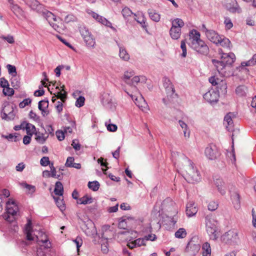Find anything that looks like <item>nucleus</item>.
Masks as SVG:
<instances>
[{
  "mask_svg": "<svg viewBox=\"0 0 256 256\" xmlns=\"http://www.w3.org/2000/svg\"><path fill=\"white\" fill-rule=\"evenodd\" d=\"M188 182L195 183L200 180L201 176L194 163L188 158L182 155L176 164Z\"/></svg>",
  "mask_w": 256,
  "mask_h": 256,
  "instance_id": "1",
  "label": "nucleus"
},
{
  "mask_svg": "<svg viewBox=\"0 0 256 256\" xmlns=\"http://www.w3.org/2000/svg\"><path fill=\"white\" fill-rule=\"evenodd\" d=\"M32 221L28 219L25 226L24 232L26 234V238L29 240H36L40 246H44L46 248H50L52 246L50 242L48 240L46 234L42 231H34L32 229Z\"/></svg>",
  "mask_w": 256,
  "mask_h": 256,
  "instance_id": "2",
  "label": "nucleus"
},
{
  "mask_svg": "<svg viewBox=\"0 0 256 256\" xmlns=\"http://www.w3.org/2000/svg\"><path fill=\"white\" fill-rule=\"evenodd\" d=\"M236 58L234 53L222 54L220 60H212V62L215 66L219 74L222 76H228L229 74L226 72V68L234 63Z\"/></svg>",
  "mask_w": 256,
  "mask_h": 256,
  "instance_id": "3",
  "label": "nucleus"
},
{
  "mask_svg": "<svg viewBox=\"0 0 256 256\" xmlns=\"http://www.w3.org/2000/svg\"><path fill=\"white\" fill-rule=\"evenodd\" d=\"M200 37V34L198 32L192 30L190 33V45L198 52L206 55L208 53L209 48Z\"/></svg>",
  "mask_w": 256,
  "mask_h": 256,
  "instance_id": "4",
  "label": "nucleus"
},
{
  "mask_svg": "<svg viewBox=\"0 0 256 256\" xmlns=\"http://www.w3.org/2000/svg\"><path fill=\"white\" fill-rule=\"evenodd\" d=\"M135 73L132 70H126L121 76L123 82L130 86L134 90L136 85L140 82H145L146 78L144 76H134Z\"/></svg>",
  "mask_w": 256,
  "mask_h": 256,
  "instance_id": "5",
  "label": "nucleus"
},
{
  "mask_svg": "<svg viewBox=\"0 0 256 256\" xmlns=\"http://www.w3.org/2000/svg\"><path fill=\"white\" fill-rule=\"evenodd\" d=\"M220 240L226 244L236 246L240 242L239 232L236 229L230 230L220 236Z\"/></svg>",
  "mask_w": 256,
  "mask_h": 256,
  "instance_id": "6",
  "label": "nucleus"
},
{
  "mask_svg": "<svg viewBox=\"0 0 256 256\" xmlns=\"http://www.w3.org/2000/svg\"><path fill=\"white\" fill-rule=\"evenodd\" d=\"M124 92L130 96L134 102L140 108L143 112H146L148 110V106L146 100L140 94L138 88H134L132 93H130L126 90L123 88Z\"/></svg>",
  "mask_w": 256,
  "mask_h": 256,
  "instance_id": "7",
  "label": "nucleus"
},
{
  "mask_svg": "<svg viewBox=\"0 0 256 256\" xmlns=\"http://www.w3.org/2000/svg\"><path fill=\"white\" fill-rule=\"evenodd\" d=\"M218 222L214 218L206 217V232L210 238L212 240H216L218 236V232L217 228Z\"/></svg>",
  "mask_w": 256,
  "mask_h": 256,
  "instance_id": "8",
  "label": "nucleus"
},
{
  "mask_svg": "<svg viewBox=\"0 0 256 256\" xmlns=\"http://www.w3.org/2000/svg\"><path fill=\"white\" fill-rule=\"evenodd\" d=\"M82 224V228L86 236L94 238L97 234V230L93 222L87 216H84L83 219H80Z\"/></svg>",
  "mask_w": 256,
  "mask_h": 256,
  "instance_id": "9",
  "label": "nucleus"
},
{
  "mask_svg": "<svg viewBox=\"0 0 256 256\" xmlns=\"http://www.w3.org/2000/svg\"><path fill=\"white\" fill-rule=\"evenodd\" d=\"M18 210V208L15 201L12 199H9L6 203V213L3 215L4 220L8 222H12L13 216H15Z\"/></svg>",
  "mask_w": 256,
  "mask_h": 256,
  "instance_id": "10",
  "label": "nucleus"
},
{
  "mask_svg": "<svg viewBox=\"0 0 256 256\" xmlns=\"http://www.w3.org/2000/svg\"><path fill=\"white\" fill-rule=\"evenodd\" d=\"M80 32L86 46L88 48H94L96 44V39L88 29L85 26H81Z\"/></svg>",
  "mask_w": 256,
  "mask_h": 256,
  "instance_id": "11",
  "label": "nucleus"
},
{
  "mask_svg": "<svg viewBox=\"0 0 256 256\" xmlns=\"http://www.w3.org/2000/svg\"><path fill=\"white\" fill-rule=\"evenodd\" d=\"M202 30L210 41L216 45L218 44L220 40H221V36L219 35L218 33L214 30L207 29L204 24L202 25Z\"/></svg>",
  "mask_w": 256,
  "mask_h": 256,
  "instance_id": "12",
  "label": "nucleus"
},
{
  "mask_svg": "<svg viewBox=\"0 0 256 256\" xmlns=\"http://www.w3.org/2000/svg\"><path fill=\"white\" fill-rule=\"evenodd\" d=\"M219 92L218 90L210 88L204 94V98L210 104L216 103L219 98Z\"/></svg>",
  "mask_w": 256,
  "mask_h": 256,
  "instance_id": "13",
  "label": "nucleus"
},
{
  "mask_svg": "<svg viewBox=\"0 0 256 256\" xmlns=\"http://www.w3.org/2000/svg\"><path fill=\"white\" fill-rule=\"evenodd\" d=\"M41 13L42 16L48 21L50 24L53 28L55 30H57L58 28V26L55 24H54L53 22L56 21V18L54 14L52 12L46 10L42 8L39 12Z\"/></svg>",
  "mask_w": 256,
  "mask_h": 256,
  "instance_id": "14",
  "label": "nucleus"
},
{
  "mask_svg": "<svg viewBox=\"0 0 256 256\" xmlns=\"http://www.w3.org/2000/svg\"><path fill=\"white\" fill-rule=\"evenodd\" d=\"M204 154L208 159L213 160L218 156L219 152L216 146L210 144L206 148Z\"/></svg>",
  "mask_w": 256,
  "mask_h": 256,
  "instance_id": "15",
  "label": "nucleus"
},
{
  "mask_svg": "<svg viewBox=\"0 0 256 256\" xmlns=\"http://www.w3.org/2000/svg\"><path fill=\"white\" fill-rule=\"evenodd\" d=\"M136 20L140 26L144 28L146 32H148V24L146 23V19L143 12H138L135 14L134 17L132 18V22Z\"/></svg>",
  "mask_w": 256,
  "mask_h": 256,
  "instance_id": "16",
  "label": "nucleus"
},
{
  "mask_svg": "<svg viewBox=\"0 0 256 256\" xmlns=\"http://www.w3.org/2000/svg\"><path fill=\"white\" fill-rule=\"evenodd\" d=\"M162 81L164 86L167 94L168 99L169 100L170 98L172 97L174 92V89L170 80L168 78H164Z\"/></svg>",
  "mask_w": 256,
  "mask_h": 256,
  "instance_id": "17",
  "label": "nucleus"
},
{
  "mask_svg": "<svg viewBox=\"0 0 256 256\" xmlns=\"http://www.w3.org/2000/svg\"><path fill=\"white\" fill-rule=\"evenodd\" d=\"M227 10L232 13H240L242 12L241 8L236 0H230V2L225 4Z\"/></svg>",
  "mask_w": 256,
  "mask_h": 256,
  "instance_id": "18",
  "label": "nucleus"
},
{
  "mask_svg": "<svg viewBox=\"0 0 256 256\" xmlns=\"http://www.w3.org/2000/svg\"><path fill=\"white\" fill-rule=\"evenodd\" d=\"M146 244L145 242L142 238H138L134 240L130 239L127 243V246L131 249L134 248L146 246Z\"/></svg>",
  "mask_w": 256,
  "mask_h": 256,
  "instance_id": "19",
  "label": "nucleus"
},
{
  "mask_svg": "<svg viewBox=\"0 0 256 256\" xmlns=\"http://www.w3.org/2000/svg\"><path fill=\"white\" fill-rule=\"evenodd\" d=\"M200 246L198 244H194L189 242L186 248V251L192 256H195L200 250Z\"/></svg>",
  "mask_w": 256,
  "mask_h": 256,
  "instance_id": "20",
  "label": "nucleus"
},
{
  "mask_svg": "<svg viewBox=\"0 0 256 256\" xmlns=\"http://www.w3.org/2000/svg\"><path fill=\"white\" fill-rule=\"evenodd\" d=\"M186 212L188 217L192 216L196 214L198 208L194 206V203L193 202H190L188 203Z\"/></svg>",
  "mask_w": 256,
  "mask_h": 256,
  "instance_id": "21",
  "label": "nucleus"
},
{
  "mask_svg": "<svg viewBox=\"0 0 256 256\" xmlns=\"http://www.w3.org/2000/svg\"><path fill=\"white\" fill-rule=\"evenodd\" d=\"M122 14L125 20L130 22H132L135 14L133 13L130 8L124 7L122 10Z\"/></svg>",
  "mask_w": 256,
  "mask_h": 256,
  "instance_id": "22",
  "label": "nucleus"
},
{
  "mask_svg": "<svg viewBox=\"0 0 256 256\" xmlns=\"http://www.w3.org/2000/svg\"><path fill=\"white\" fill-rule=\"evenodd\" d=\"M25 3L32 9L40 12L42 8V5L37 0H24Z\"/></svg>",
  "mask_w": 256,
  "mask_h": 256,
  "instance_id": "23",
  "label": "nucleus"
},
{
  "mask_svg": "<svg viewBox=\"0 0 256 256\" xmlns=\"http://www.w3.org/2000/svg\"><path fill=\"white\" fill-rule=\"evenodd\" d=\"M119 48V56L120 58L126 62H128L130 59V56L126 50V48L120 44H118Z\"/></svg>",
  "mask_w": 256,
  "mask_h": 256,
  "instance_id": "24",
  "label": "nucleus"
},
{
  "mask_svg": "<svg viewBox=\"0 0 256 256\" xmlns=\"http://www.w3.org/2000/svg\"><path fill=\"white\" fill-rule=\"evenodd\" d=\"M214 184L218 190L221 194L224 195L226 193V186L222 178H216L214 180Z\"/></svg>",
  "mask_w": 256,
  "mask_h": 256,
  "instance_id": "25",
  "label": "nucleus"
},
{
  "mask_svg": "<svg viewBox=\"0 0 256 256\" xmlns=\"http://www.w3.org/2000/svg\"><path fill=\"white\" fill-rule=\"evenodd\" d=\"M214 184L218 190L221 194L224 195L226 193V186L222 178H216L214 180Z\"/></svg>",
  "mask_w": 256,
  "mask_h": 256,
  "instance_id": "26",
  "label": "nucleus"
},
{
  "mask_svg": "<svg viewBox=\"0 0 256 256\" xmlns=\"http://www.w3.org/2000/svg\"><path fill=\"white\" fill-rule=\"evenodd\" d=\"M233 114L231 112L228 114L224 118V125L226 129L230 131L233 127L234 123L232 119Z\"/></svg>",
  "mask_w": 256,
  "mask_h": 256,
  "instance_id": "27",
  "label": "nucleus"
},
{
  "mask_svg": "<svg viewBox=\"0 0 256 256\" xmlns=\"http://www.w3.org/2000/svg\"><path fill=\"white\" fill-rule=\"evenodd\" d=\"M9 108L10 106H5V108L3 110L2 114V118L6 120H12L14 118L15 116V114L12 108H10L12 110L11 111H10L8 113H6L7 109H8Z\"/></svg>",
  "mask_w": 256,
  "mask_h": 256,
  "instance_id": "28",
  "label": "nucleus"
},
{
  "mask_svg": "<svg viewBox=\"0 0 256 256\" xmlns=\"http://www.w3.org/2000/svg\"><path fill=\"white\" fill-rule=\"evenodd\" d=\"M178 124L182 129L183 130L184 138L186 140H188L190 136V130L188 124L182 120H179Z\"/></svg>",
  "mask_w": 256,
  "mask_h": 256,
  "instance_id": "29",
  "label": "nucleus"
},
{
  "mask_svg": "<svg viewBox=\"0 0 256 256\" xmlns=\"http://www.w3.org/2000/svg\"><path fill=\"white\" fill-rule=\"evenodd\" d=\"M170 34L173 40H178L181 35V30L180 28L172 26L170 30Z\"/></svg>",
  "mask_w": 256,
  "mask_h": 256,
  "instance_id": "30",
  "label": "nucleus"
},
{
  "mask_svg": "<svg viewBox=\"0 0 256 256\" xmlns=\"http://www.w3.org/2000/svg\"><path fill=\"white\" fill-rule=\"evenodd\" d=\"M97 22L110 28L114 32H117L116 29L112 26V22L104 16H100Z\"/></svg>",
  "mask_w": 256,
  "mask_h": 256,
  "instance_id": "31",
  "label": "nucleus"
},
{
  "mask_svg": "<svg viewBox=\"0 0 256 256\" xmlns=\"http://www.w3.org/2000/svg\"><path fill=\"white\" fill-rule=\"evenodd\" d=\"M231 200L235 209H240V204L239 194L237 192H234L231 196Z\"/></svg>",
  "mask_w": 256,
  "mask_h": 256,
  "instance_id": "32",
  "label": "nucleus"
},
{
  "mask_svg": "<svg viewBox=\"0 0 256 256\" xmlns=\"http://www.w3.org/2000/svg\"><path fill=\"white\" fill-rule=\"evenodd\" d=\"M100 100L104 106H108L112 103V98L109 94L104 93L100 97Z\"/></svg>",
  "mask_w": 256,
  "mask_h": 256,
  "instance_id": "33",
  "label": "nucleus"
},
{
  "mask_svg": "<svg viewBox=\"0 0 256 256\" xmlns=\"http://www.w3.org/2000/svg\"><path fill=\"white\" fill-rule=\"evenodd\" d=\"M212 250L210 244L208 242H204L202 246V256H211Z\"/></svg>",
  "mask_w": 256,
  "mask_h": 256,
  "instance_id": "34",
  "label": "nucleus"
},
{
  "mask_svg": "<svg viewBox=\"0 0 256 256\" xmlns=\"http://www.w3.org/2000/svg\"><path fill=\"white\" fill-rule=\"evenodd\" d=\"M54 192L56 195L62 196L64 193V187L62 183L60 182H56L55 184Z\"/></svg>",
  "mask_w": 256,
  "mask_h": 256,
  "instance_id": "35",
  "label": "nucleus"
},
{
  "mask_svg": "<svg viewBox=\"0 0 256 256\" xmlns=\"http://www.w3.org/2000/svg\"><path fill=\"white\" fill-rule=\"evenodd\" d=\"M25 129L28 135L32 136L34 134L36 135V130L35 126L30 123L26 122Z\"/></svg>",
  "mask_w": 256,
  "mask_h": 256,
  "instance_id": "36",
  "label": "nucleus"
},
{
  "mask_svg": "<svg viewBox=\"0 0 256 256\" xmlns=\"http://www.w3.org/2000/svg\"><path fill=\"white\" fill-rule=\"evenodd\" d=\"M150 19L155 22H158L160 19V15L154 10H149L148 12Z\"/></svg>",
  "mask_w": 256,
  "mask_h": 256,
  "instance_id": "37",
  "label": "nucleus"
},
{
  "mask_svg": "<svg viewBox=\"0 0 256 256\" xmlns=\"http://www.w3.org/2000/svg\"><path fill=\"white\" fill-rule=\"evenodd\" d=\"M92 202V199L91 197H89L87 196H84L82 198L78 199L77 200V204H87Z\"/></svg>",
  "mask_w": 256,
  "mask_h": 256,
  "instance_id": "38",
  "label": "nucleus"
},
{
  "mask_svg": "<svg viewBox=\"0 0 256 256\" xmlns=\"http://www.w3.org/2000/svg\"><path fill=\"white\" fill-rule=\"evenodd\" d=\"M172 26L174 28H180L181 30L182 28L184 26V21L179 18H176L172 20Z\"/></svg>",
  "mask_w": 256,
  "mask_h": 256,
  "instance_id": "39",
  "label": "nucleus"
},
{
  "mask_svg": "<svg viewBox=\"0 0 256 256\" xmlns=\"http://www.w3.org/2000/svg\"><path fill=\"white\" fill-rule=\"evenodd\" d=\"M53 198L55 200L56 206L60 208V210L61 211L65 210L66 206L63 198H56L55 196H53Z\"/></svg>",
  "mask_w": 256,
  "mask_h": 256,
  "instance_id": "40",
  "label": "nucleus"
},
{
  "mask_svg": "<svg viewBox=\"0 0 256 256\" xmlns=\"http://www.w3.org/2000/svg\"><path fill=\"white\" fill-rule=\"evenodd\" d=\"M247 91V88L244 86H240L236 90V94L240 96H245Z\"/></svg>",
  "mask_w": 256,
  "mask_h": 256,
  "instance_id": "41",
  "label": "nucleus"
},
{
  "mask_svg": "<svg viewBox=\"0 0 256 256\" xmlns=\"http://www.w3.org/2000/svg\"><path fill=\"white\" fill-rule=\"evenodd\" d=\"M221 40H220L218 44L224 48H230V42L228 38H225L224 36H220Z\"/></svg>",
  "mask_w": 256,
  "mask_h": 256,
  "instance_id": "42",
  "label": "nucleus"
},
{
  "mask_svg": "<svg viewBox=\"0 0 256 256\" xmlns=\"http://www.w3.org/2000/svg\"><path fill=\"white\" fill-rule=\"evenodd\" d=\"M187 232L184 228H180L174 234L176 238H183L186 236Z\"/></svg>",
  "mask_w": 256,
  "mask_h": 256,
  "instance_id": "43",
  "label": "nucleus"
},
{
  "mask_svg": "<svg viewBox=\"0 0 256 256\" xmlns=\"http://www.w3.org/2000/svg\"><path fill=\"white\" fill-rule=\"evenodd\" d=\"M61 88H62L61 92H58L57 95H56L55 96L60 98L62 102H64L66 98L67 93L64 90V85Z\"/></svg>",
  "mask_w": 256,
  "mask_h": 256,
  "instance_id": "44",
  "label": "nucleus"
},
{
  "mask_svg": "<svg viewBox=\"0 0 256 256\" xmlns=\"http://www.w3.org/2000/svg\"><path fill=\"white\" fill-rule=\"evenodd\" d=\"M88 187L93 191H97L100 188V184L98 181L90 182Z\"/></svg>",
  "mask_w": 256,
  "mask_h": 256,
  "instance_id": "45",
  "label": "nucleus"
},
{
  "mask_svg": "<svg viewBox=\"0 0 256 256\" xmlns=\"http://www.w3.org/2000/svg\"><path fill=\"white\" fill-rule=\"evenodd\" d=\"M224 24L226 30H230L233 26V24L230 18L228 16L224 18Z\"/></svg>",
  "mask_w": 256,
  "mask_h": 256,
  "instance_id": "46",
  "label": "nucleus"
},
{
  "mask_svg": "<svg viewBox=\"0 0 256 256\" xmlns=\"http://www.w3.org/2000/svg\"><path fill=\"white\" fill-rule=\"evenodd\" d=\"M72 242L76 245L77 252H78L79 251L80 247L82 244V238L80 236H78L76 238V239L72 240Z\"/></svg>",
  "mask_w": 256,
  "mask_h": 256,
  "instance_id": "47",
  "label": "nucleus"
},
{
  "mask_svg": "<svg viewBox=\"0 0 256 256\" xmlns=\"http://www.w3.org/2000/svg\"><path fill=\"white\" fill-rule=\"evenodd\" d=\"M142 238L144 240L146 244V242L148 240L153 242L156 240V236L154 234H150L148 235L144 236V237H142Z\"/></svg>",
  "mask_w": 256,
  "mask_h": 256,
  "instance_id": "48",
  "label": "nucleus"
},
{
  "mask_svg": "<svg viewBox=\"0 0 256 256\" xmlns=\"http://www.w3.org/2000/svg\"><path fill=\"white\" fill-rule=\"evenodd\" d=\"M2 92L5 96H11L14 94V90L12 88H10L9 86L3 88Z\"/></svg>",
  "mask_w": 256,
  "mask_h": 256,
  "instance_id": "49",
  "label": "nucleus"
},
{
  "mask_svg": "<svg viewBox=\"0 0 256 256\" xmlns=\"http://www.w3.org/2000/svg\"><path fill=\"white\" fill-rule=\"evenodd\" d=\"M6 67L9 74L14 76H16L17 73L16 66L11 64H8Z\"/></svg>",
  "mask_w": 256,
  "mask_h": 256,
  "instance_id": "50",
  "label": "nucleus"
},
{
  "mask_svg": "<svg viewBox=\"0 0 256 256\" xmlns=\"http://www.w3.org/2000/svg\"><path fill=\"white\" fill-rule=\"evenodd\" d=\"M32 102V100L30 98L24 99L22 102L19 104V106L20 108H24L26 106L30 104Z\"/></svg>",
  "mask_w": 256,
  "mask_h": 256,
  "instance_id": "51",
  "label": "nucleus"
},
{
  "mask_svg": "<svg viewBox=\"0 0 256 256\" xmlns=\"http://www.w3.org/2000/svg\"><path fill=\"white\" fill-rule=\"evenodd\" d=\"M85 101V98L82 96H80L78 98H77L76 102V106L80 108L84 105Z\"/></svg>",
  "mask_w": 256,
  "mask_h": 256,
  "instance_id": "52",
  "label": "nucleus"
},
{
  "mask_svg": "<svg viewBox=\"0 0 256 256\" xmlns=\"http://www.w3.org/2000/svg\"><path fill=\"white\" fill-rule=\"evenodd\" d=\"M218 204L214 201H211L209 202L208 208V210L210 211H214L215 210L218 208Z\"/></svg>",
  "mask_w": 256,
  "mask_h": 256,
  "instance_id": "53",
  "label": "nucleus"
},
{
  "mask_svg": "<svg viewBox=\"0 0 256 256\" xmlns=\"http://www.w3.org/2000/svg\"><path fill=\"white\" fill-rule=\"evenodd\" d=\"M48 106V100H40L38 102V108L39 110L47 108Z\"/></svg>",
  "mask_w": 256,
  "mask_h": 256,
  "instance_id": "54",
  "label": "nucleus"
},
{
  "mask_svg": "<svg viewBox=\"0 0 256 256\" xmlns=\"http://www.w3.org/2000/svg\"><path fill=\"white\" fill-rule=\"evenodd\" d=\"M4 40H6L8 42L12 44L14 42V40L13 36L11 35H8L6 36H2L0 37Z\"/></svg>",
  "mask_w": 256,
  "mask_h": 256,
  "instance_id": "55",
  "label": "nucleus"
},
{
  "mask_svg": "<svg viewBox=\"0 0 256 256\" xmlns=\"http://www.w3.org/2000/svg\"><path fill=\"white\" fill-rule=\"evenodd\" d=\"M47 250L48 248H46L44 246H40L36 252L37 256H48L46 252L44 251L43 250Z\"/></svg>",
  "mask_w": 256,
  "mask_h": 256,
  "instance_id": "56",
  "label": "nucleus"
},
{
  "mask_svg": "<svg viewBox=\"0 0 256 256\" xmlns=\"http://www.w3.org/2000/svg\"><path fill=\"white\" fill-rule=\"evenodd\" d=\"M180 48L182 51V56L184 58L186 56V54H187L186 42L184 40H182L181 42Z\"/></svg>",
  "mask_w": 256,
  "mask_h": 256,
  "instance_id": "57",
  "label": "nucleus"
},
{
  "mask_svg": "<svg viewBox=\"0 0 256 256\" xmlns=\"http://www.w3.org/2000/svg\"><path fill=\"white\" fill-rule=\"evenodd\" d=\"M219 81L220 80L216 78L215 76H212L209 78V82L213 86H216L220 84H218Z\"/></svg>",
  "mask_w": 256,
  "mask_h": 256,
  "instance_id": "58",
  "label": "nucleus"
},
{
  "mask_svg": "<svg viewBox=\"0 0 256 256\" xmlns=\"http://www.w3.org/2000/svg\"><path fill=\"white\" fill-rule=\"evenodd\" d=\"M50 161L49 158L47 156L42 157L40 161V164L42 166H46L50 164Z\"/></svg>",
  "mask_w": 256,
  "mask_h": 256,
  "instance_id": "59",
  "label": "nucleus"
},
{
  "mask_svg": "<svg viewBox=\"0 0 256 256\" xmlns=\"http://www.w3.org/2000/svg\"><path fill=\"white\" fill-rule=\"evenodd\" d=\"M12 10L16 15L20 14L22 12V9L16 4L12 6Z\"/></svg>",
  "mask_w": 256,
  "mask_h": 256,
  "instance_id": "60",
  "label": "nucleus"
},
{
  "mask_svg": "<svg viewBox=\"0 0 256 256\" xmlns=\"http://www.w3.org/2000/svg\"><path fill=\"white\" fill-rule=\"evenodd\" d=\"M72 145L76 150H79L80 149L81 145L78 140H73Z\"/></svg>",
  "mask_w": 256,
  "mask_h": 256,
  "instance_id": "61",
  "label": "nucleus"
},
{
  "mask_svg": "<svg viewBox=\"0 0 256 256\" xmlns=\"http://www.w3.org/2000/svg\"><path fill=\"white\" fill-rule=\"evenodd\" d=\"M106 126L107 130L110 132H114L118 129L117 126L115 124H106Z\"/></svg>",
  "mask_w": 256,
  "mask_h": 256,
  "instance_id": "62",
  "label": "nucleus"
},
{
  "mask_svg": "<svg viewBox=\"0 0 256 256\" xmlns=\"http://www.w3.org/2000/svg\"><path fill=\"white\" fill-rule=\"evenodd\" d=\"M56 137L58 138V139L60 140V141H62V140H64V132H63V130H58L56 132Z\"/></svg>",
  "mask_w": 256,
  "mask_h": 256,
  "instance_id": "63",
  "label": "nucleus"
},
{
  "mask_svg": "<svg viewBox=\"0 0 256 256\" xmlns=\"http://www.w3.org/2000/svg\"><path fill=\"white\" fill-rule=\"evenodd\" d=\"M29 116L31 119H32L36 122H38L40 120V117L32 110L30 111Z\"/></svg>",
  "mask_w": 256,
  "mask_h": 256,
  "instance_id": "64",
  "label": "nucleus"
}]
</instances>
